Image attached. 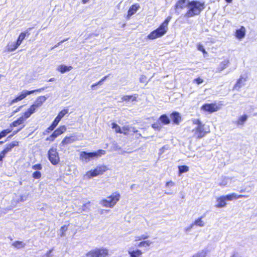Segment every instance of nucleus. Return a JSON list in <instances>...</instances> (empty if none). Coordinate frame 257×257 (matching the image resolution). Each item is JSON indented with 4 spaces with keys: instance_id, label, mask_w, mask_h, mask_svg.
<instances>
[{
    "instance_id": "4d7b16f0",
    "label": "nucleus",
    "mask_w": 257,
    "mask_h": 257,
    "mask_svg": "<svg viewBox=\"0 0 257 257\" xmlns=\"http://www.w3.org/2000/svg\"><path fill=\"white\" fill-rule=\"evenodd\" d=\"M98 85V84H97V82H96V83H95L93 84L92 85H91V88H92V89H93V88H94V87L95 86H97V85Z\"/></svg>"
},
{
    "instance_id": "39448f33",
    "label": "nucleus",
    "mask_w": 257,
    "mask_h": 257,
    "mask_svg": "<svg viewBox=\"0 0 257 257\" xmlns=\"http://www.w3.org/2000/svg\"><path fill=\"white\" fill-rule=\"evenodd\" d=\"M46 100V97L45 96H40L38 97L37 98L36 102L31 105L22 115L26 120L42 105Z\"/></svg>"
},
{
    "instance_id": "393cba45",
    "label": "nucleus",
    "mask_w": 257,
    "mask_h": 257,
    "mask_svg": "<svg viewBox=\"0 0 257 257\" xmlns=\"http://www.w3.org/2000/svg\"><path fill=\"white\" fill-rule=\"evenodd\" d=\"M229 64V60L228 59H226L221 61L219 64V66L217 68L218 72H221L224 69L227 68Z\"/></svg>"
},
{
    "instance_id": "6ab92c4d",
    "label": "nucleus",
    "mask_w": 257,
    "mask_h": 257,
    "mask_svg": "<svg viewBox=\"0 0 257 257\" xmlns=\"http://www.w3.org/2000/svg\"><path fill=\"white\" fill-rule=\"evenodd\" d=\"M187 5L186 0H178L175 5V9L176 10L184 9L187 7Z\"/></svg>"
},
{
    "instance_id": "79ce46f5",
    "label": "nucleus",
    "mask_w": 257,
    "mask_h": 257,
    "mask_svg": "<svg viewBox=\"0 0 257 257\" xmlns=\"http://www.w3.org/2000/svg\"><path fill=\"white\" fill-rule=\"evenodd\" d=\"M69 225H64L62 226H61L60 228V236H64L65 235V232L68 229V226Z\"/></svg>"
},
{
    "instance_id": "a878e982",
    "label": "nucleus",
    "mask_w": 257,
    "mask_h": 257,
    "mask_svg": "<svg viewBox=\"0 0 257 257\" xmlns=\"http://www.w3.org/2000/svg\"><path fill=\"white\" fill-rule=\"evenodd\" d=\"M60 121V120L56 117L51 123V124L46 129V132L48 133L53 131L55 129V128L58 125Z\"/></svg>"
},
{
    "instance_id": "052dcab7",
    "label": "nucleus",
    "mask_w": 257,
    "mask_h": 257,
    "mask_svg": "<svg viewBox=\"0 0 257 257\" xmlns=\"http://www.w3.org/2000/svg\"><path fill=\"white\" fill-rule=\"evenodd\" d=\"M22 107H23V106H22V105H21V106H19V107L17 109V110H15V112H18V111H19Z\"/></svg>"
},
{
    "instance_id": "6e6d98bb",
    "label": "nucleus",
    "mask_w": 257,
    "mask_h": 257,
    "mask_svg": "<svg viewBox=\"0 0 257 257\" xmlns=\"http://www.w3.org/2000/svg\"><path fill=\"white\" fill-rule=\"evenodd\" d=\"M52 134L56 138L59 136L54 131Z\"/></svg>"
},
{
    "instance_id": "603ef678",
    "label": "nucleus",
    "mask_w": 257,
    "mask_h": 257,
    "mask_svg": "<svg viewBox=\"0 0 257 257\" xmlns=\"http://www.w3.org/2000/svg\"><path fill=\"white\" fill-rule=\"evenodd\" d=\"M174 183L173 182H172V181H168L167 182H166V187H168L169 186H174Z\"/></svg>"
},
{
    "instance_id": "2f4dec72",
    "label": "nucleus",
    "mask_w": 257,
    "mask_h": 257,
    "mask_svg": "<svg viewBox=\"0 0 257 257\" xmlns=\"http://www.w3.org/2000/svg\"><path fill=\"white\" fill-rule=\"evenodd\" d=\"M138 95L137 94H135L134 95H124L122 97V99L123 101H129L130 100L132 101H136L137 98L138 97Z\"/></svg>"
},
{
    "instance_id": "864d4df0",
    "label": "nucleus",
    "mask_w": 257,
    "mask_h": 257,
    "mask_svg": "<svg viewBox=\"0 0 257 257\" xmlns=\"http://www.w3.org/2000/svg\"><path fill=\"white\" fill-rule=\"evenodd\" d=\"M32 29L31 28H29L27 30H26L25 32H23V33H26V37H28L30 35V33L29 32V31L31 30Z\"/></svg>"
},
{
    "instance_id": "ea45409f",
    "label": "nucleus",
    "mask_w": 257,
    "mask_h": 257,
    "mask_svg": "<svg viewBox=\"0 0 257 257\" xmlns=\"http://www.w3.org/2000/svg\"><path fill=\"white\" fill-rule=\"evenodd\" d=\"M130 132V128L128 126H124L122 127L121 129V134H123L124 135H127Z\"/></svg>"
},
{
    "instance_id": "e433bc0d",
    "label": "nucleus",
    "mask_w": 257,
    "mask_h": 257,
    "mask_svg": "<svg viewBox=\"0 0 257 257\" xmlns=\"http://www.w3.org/2000/svg\"><path fill=\"white\" fill-rule=\"evenodd\" d=\"M179 174H181L182 173L187 172L189 171V167L185 165H181L178 166Z\"/></svg>"
},
{
    "instance_id": "f704fd0d",
    "label": "nucleus",
    "mask_w": 257,
    "mask_h": 257,
    "mask_svg": "<svg viewBox=\"0 0 257 257\" xmlns=\"http://www.w3.org/2000/svg\"><path fill=\"white\" fill-rule=\"evenodd\" d=\"M111 127L114 129L115 133L116 134H121V129L120 127L116 123L112 122L111 123Z\"/></svg>"
},
{
    "instance_id": "5701e85b",
    "label": "nucleus",
    "mask_w": 257,
    "mask_h": 257,
    "mask_svg": "<svg viewBox=\"0 0 257 257\" xmlns=\"http://www.w3.org/2000/svg\"><path fill=\"white\" fill-rule=\"evenodd\" d=\"M89 155H90V152L82 151L80 153L79 158L82 161L89 162L91 159Z\"/></svg>"
},
{
    "instance_id": "a211bd4d",
    "label": "nucleus",
    "mask_w": 257,
    "mask_h": 257,
    "mask_svg": "<svg viewBox=\"0 0 257 257\" xmlns=\"http://www.w3.org/2000/svg\"><path fill=\"white\" fill-rule=\"evenodd\" d=\"M217 203L215 205L216 208H223L226 206L227 203L224 196L218 197L216 199Z\"/></svg>"
},
{
    "instance_id": "37998d69",
    "label": "nucleus",
    "mask_w": 257,
    "mask_h": 257,
    "mask_svg": "<svg viewBox=\"0 0 257 257\" xmlns=\"http://www.w3.org/2000/svg\"><path fill=\"white\" fill-rule=\"evenodd\" d=\"M152 127L155 130H160L162 128V125L159 122H156L152 124Z\"/></svg>"
},
{
    "instance_id": "412c9836",
    "label": "nucleus",
    "mask_w": 257,
    "mask_h": 257,
    "mask_svg": "<svg viewBox=\"0 0 257 257\" xmlns=\"http://www.w3.org/2000/svg\"><path fill=\"white\" fill-rule=\"evenodd\" d=\"M20 45L16 42H9L6 46V51L12 52L16 50Z\"/></svg>"
},
{
    "instance_id": "e2e57ef3",
    "label": "nucleus",
    "mask_w": 257,
    "mask_h": 257,
    "mask_svg": "<svg viewBox=\"0 0 257 257\" xmlns=\"http://www.w3.org/2000/svg\"><path fill=\"white\" fill-rule=\"evenodd\" d=\"M225 1L228 3H230L232 2V0H225Z\"/></svg>"
},
{
    "instance_id": "69168bd1",
    "label": "nucleus",
    "mask_w": 257,
    "mask_h": 257,
    "mask_svg": "<svg viewBox=\"0 0 257 257\" xmlns=\"http://www.w3.org/2000/svg\"><path fill=\"white\" fill-rule=\"evenodd\" d=\"M51 137L53 138V139H54V140H55V139H56V138L53 136V135L52 134L51 135Z\"/></svg>"
},
{
    "instance_id": "7c9ffc66",
    "label": "nucleus",
    "mask_w": 257,
    "mask_h": 257,
    "mask_svg": "<svg viewBox=\"0 0 257 257\" xmlns=\"http://www.w3.org/2000/svg\"><path fill=\"white\" fill-rule=\"evenodd\" d=\"M152 243L153 242L149 240H143L139 243V244H138V246L145 248H149Z\"/></svg>"
},
{
    "instance_id": "de8ad7c7",
    "label": "nucleus",
    "mask_w": 257,
    "mask_h": 257,
    "mask_svg": "<svg viewBox=\"0 0 257 257\" xmlns=\"http://www.w3.org/2000/svg\"><path fill=\"white\" fill-rule=\"evenodd\" d=\"M6 155L3 151L0 152V165L2 164L3 159L6 157Z\"/></svg>"
},
{
    "instance_id": "338daca9",
    "label": "nucleus",
    "mask_w": 257,
    "mask_h": 257,
    "mask_svg": "<svg viewBox=\"0 0 257 257\" xmlns=\"http://www.w3.org/2000/svg\"><path fill=\"white\" fill-rule=\"evenodd\" d=\"M67 40V39L63 40V41H62L61 42V43H62V42H64V41H66Z\"/></svg>"
},
{
    "instance_id": "423d86ee",
    "label": "nucleus",
    "mask_w": 257,
    "mask_h": 257,
    "mask_svg": "<svg viewBox=\"0 0 257 257\" xmlns=\"http://www.w3.org/2000/svg\"><path fill=\"white\" fill-rule=\"evenodd\" d=\"M108 170V168L106 165H98L94 169L87 172L86 173V176L88 179H90L91 178L103 174L104 173L107 171Z\"/></svg>"
},
{
    "instance_id": "8fccbe9b",
    "label": "nucleus",
    "mask_w": 257,
    "mask_h": 257,
    "mask_svg": "<svg viewBox=\"0 0 257 257\" xmlns=\"http://www.w3.org/2000/svg\"><path fill=\"white\" fill-rule=\"evenodd\" d=\"M53 251V249L49 250L44 255L43 257H52V252Z\"/></svg>"
},
{
    "instance_id": "ddd939ff",
    "label": "nucleus",
    "mask_w": 257,
    "mask_h": 257,
    "mask_svg": "<svg viewBox=\"0 0 257 257\" xmlns=\"http://www.w3.org/2000/svg\"><path fill=\"white\" fill-rule=\"evenodd\" d=\"M26 120L24 118V117L21 115L20 117L18 118L16 120L12 122L10 124V127L12 128L13 130V128L15 127H18L20 125H22V126L23 125L25 126L24 124H23L25 122V121ZM22 127V126H21Z\"/></svg>"
},
{
    "instance_id": "20e7f679",
    "label": "nucleus",
    "mask_w": 257,
    "mask_h": 257,
    "mask_svg": "<svg viewBox=\"0 0 257 257\" xmlns=\"http://www.w3.org/2000/svg\"><path fill=\"white\" fill-rule=\"evenodd\" d=\"M120 194L118 191L111 193L106 198L103 199L100 201V205L106 208H113L119 201Z\"/></svg>"
},
{
    "instance_id": "f03ea898",
    "label": "nucleus",
    "mask_w": 257,
    "mask_h": 257,
    "mask_svg": "<svg viewBox=\"0 0 257 257\" xmlns=\"http://www.w3.org/2000/svg\"><path fill=\"white\" fill-rule=\"evenodd\" d=\"M194 124L197 126L192 130L193 137L197 140L201 139L210 133V129L209 125H206L199 119L192 120Z\"/></svg>"
},
{
    "instance_id": "4468645a",
    "label": "nucleus",
    "mask_w": 257,
    "mask_h": 257,
    "mask_svg": "<svg viewBox=\"0 0 257 257\" xmlns=\"http://www.w3.org/2000/svg\"><path fill=\"white\" fill-rule=\"evenodd\" d=\"M170 117L173 123L178 125L182 120L180 114L177 111H173L170 114Z\"/></svg>"
},
{
    "instance_id": "dca6fc26",
    "label": "nucleus",
    "mask_w": 257,
    "mask_h": 257,
    "mask_svg": "<svg viewBox=\"0 0 257 257\" xmlns=\"http://www.w3.org/2000/svg\"><path fill=\"white\" fill-rule=\"evenodd\" d=\"M140 8V6L139 4H135L132 5L128 9L127 12V18L129 19L132 15L135 14L137 11Z\"/></svg>"
},
{
    "instance_id": "72a5a7b5",
    "label": "nucleus",
    "mask_w": 257,
    "mask_h": 257,
    "mask_svg": "<svg viewBox=\"0 0 257 257\" xmlns=\"http://www.w3.org/2000/svg\"><path fill=\"white\" fill-rule=\"evenodd\" d=\"M12 245L17 248H21L24 247L26 244L22 241L17 240L12 243Z\"/></svg>"
},
{
    "instance_id": "4c0bfd02",
    "label": "nucleus",
    "mask_w": 257,
    "mask_h": 257,
    "mask_svg": "<svg viewBox=\"0 0 257 257\" xmlns=\"http://www.w3.org/2000/svg\"><path fill=\"white\" fill-rule=\"evenodd\" d=\"M68 112V110L67 109H63L61 111H60L58 114V115L56 117L60 120Z\"/></svg>"
},
{
    "instance_id": "bb28decb",
    "label": "nucleus",
    "mask_w": 257,
    "mask_h": 257,
    "mask_svg": "<svg viewBox=\"0 0 257 257\" xmlns=\"http://www.w3.org/2000/svg\"><path fill=\"white\" fill-rule=\"evenodd\" d=\"M128 254L130 255V257H141L143 252L141 250L136 249L135 250H129Z\"/></svg>"
},
{
    "instance_id": "0e129e2a",
    "label": "nucleus",
    "mask_w": 257,
    "mask_h": 257,
    "mask_svg": "<svg viewBox=\"0 0 257 257\" xmlns=\"http://www.w3.org/2000/svg\"><path fill=\"white\" fill-rule=\"evenodd\" d=\"M102 82V81L101 80H100L99 81L97 82V84H98V85L101 84Z\"/></svg>"
},
{
    "instance_id": "cd10ccee",
    "label": "nucleus",
    "mask_w": 257,
    "mask_h": 257,
    "mask_svg": "<svg viewBox=\"0 0 257 257\" xmlns=\"http://www.w3.org/2000/svg\"><path fill=\"white\" fill-rule=\"evenodd\" d=\"M247 115L246 114H243L241 116H240L237 120L235 121V123L237 125H242L244 124V122L247 119Z\"/></svg>"
},
{
    "instance_id": "49530a36",
    "label": "nucleus",
    "mask_w": 257,
    "mask_h": 257,
    "mask_svg": "<svg viewBox=\"0 0 257 257\" xmlns=\"http://www.w3.org/2000/svg\"><path fill=\"white\" fill-rule=\"evenodd\" d=\"M198 50L200 51H201L204 54H207V52L204 49L203 46L201 44H199L197 46Z\"/></svg>"
},
{
    "instance_id": "7ed1b4c3",
    "label": "nucleus",
    "mask_w": 257,
    "mask_h": 257,
    "mask_svg": "<svg viewBox=\"0 0 257 257\" xmlns=\"http://www.w3.org/2000/svg\"><path fill=\"white\" fill-rule=\"evenodd\" d=\"M171 19L169 16L160 25L158 28L152 31L148 36L147 39L154 40L164 36L168 31V24Z\"/></svg>"
},
{
    "instance_id": "c9c22d12",
    "label": "nucleus",
    "mask_w": 257,
    "mask_h": 257,
    "mask_svg": "<svg viewBox=\"0 0 257 257\" xmlns=\"http://www.w3.org/2000/svg\"><path fill=\"white\" fill-rule=\"evenodd\" d=\"M26 38V33H21L18 36L16 42L20 45L23 41Z\"/></svg>"
},
{
    "instance_id": "4be33fe9",
    "label": "nucleus",
    "mask_w": 257,
    "mask_h": 257,
    "mask_svg": "<svg viewBox=\"0 0 257 257\" xmlns=\"http://www.w3.org/2000/svg\"><path fill=\"white\" fill-rule=\"evenodd\" d=\"M245 34V29L243 26H241L239 29L235 31V36L237 38L241 39L243 38Z\"/></svg>"
},
{
    "instance_id": "bf43d9fd",
    "label": "nucleus",
    "mask_w": 257,
    "mask_h": 257,
    "mask_svg": "<svg viewBox=\"0 0 257 257\" xmlns=\"http://www.w3.org/2000/svg\"><path fill=\"white\" fill-rule=\"evenodd\" d=\"M89 0H82V3L83 4H85L89 2Z\"/></svg>"
},
{
    "instance_id": "c756f323",
    "label": "nucleus",
    "mask_w": 257,
    "mask_h": 257,
    "mask_svg": "<svg viewBox=\"0 0 257 257\" xmlns=\"http://www.w3.org/2000/svg\"><path fill=\"white\" fill-rule=\"evenodd\" d=\"M159 120L163 124L165 125L169 124L170 123V119L166 114L161 115L159 118Z\"/></svg>"
},
{
    "instance_id": "13d9d810",
    "label": "nucleus",
    "mask_w": 257,
    "mask_h": 257,
    "mask_svg": "<svg viewBox=\"0 0 257 257\" xmlns=\"http://www.w3.org/2000/svg\"><path fill=\"white\" fill-rule=\"evenodd\" d=\"M107 77H108V76L106 75V76H104L103 78H102L100 80L103 82L105 80H106V79L107 78Z\"/></svg>"
},
{
    "instance_id": "c85d7f7f",
    "label": "nucleus",
    "mask_w": 257,
    "mask_h": 257,
    "mask_svg": "<svg viewBox=\"0 0 257 257\" xmlns=\"http://www.w3.org/2000/svg\"><path fill=\"white\" fill-rule=\"evenodd\" d=\"M72 68L73 67L71 66L61 65L57 68V70L61 73H64L67 71H70Z\"/></svg>"
},
{
    "instance_id": "3c124183",
    "label": "nucleus",
    "mask_w": 257,
    "mask_h": 257,
    "mask_svg": "<svg viewBox=\"0 0 257 257\" xmlns=\"http://www.w3.org/2000/svg\"><path fill=\"white\" fill-rule=\"evenodd\" d=\"M46 141L48 142L49 143H52L55 140L53 139V138L51 137V135H50L49 137L46 138Z\"/></svg>"
},
{
    "instance_id": "9b49d317",
    "label": "nucleus",
    "mask_w": 257,
    "mask_h": 257,
    "mask_svg": "<svg viewBox=\"0 0 257 257\" xmlns=\"http://www.w3.org/2000/svg\"><path fill=\"white\" fill-rule=\"evenodd\" d=\"M24 125L22 127H20L16 130L13 131V129L10 128V127L7 129L4 130L0 132V139L3 138L5 137L8 134L12 132V134L10 136V137L14 136L16 135L18 132H19L23 128H24Z\"/></svg>"
},
{
    "instance_id": "5fc2aeb1",
    "label": "nucleus",
    "mask_w": 257,
    "mask_h": 257,
    "mask_svg": "<svg viewBox=\"0 0 257 257\" xmlns=\"http://www.w3.org/2000/svg\"><path fill=\"white\" fill-rule=\"evenodd\" d=\"M52 134L56 138L59 136L54 131Z\"/></svg>"
},
{
    "instance_id": "6e6552de",
    "label": "nucleus",
    "mask_w": 257,
    "mask_h": 257,
    "mask_svg": "<svg viewBox=\"0 0 257 257\" xmlns=\"http://www.w3.org/2000/svg\"><path fill=\"white\" fill-rule=\"evenodd\" d=\"M47 157L50 163L54 165H57L60 162V158L56 148H50L47 153Z\"/></svg>"
},
{
    "instance_id": "a19ab883",
    "label": "nucleus",
    "mask_w": 257,
    "mask_h": 257,
    "mask_svg": "<svg viewBox=\"0 0 257 257\" xmlns=\"http://www.w3.org/2000/svg\"><path fill=\"white\" fill-rule=\"evenodd\" d=\"M41 176H42V174L40 171H35L32 174L33 178L35 179H39L41 178Z\"/></svg>"
},
{
    "instance_id": "0eeeda50",
    "label": "nucleus",
    "mask_w": 257,
    "mask_h": 257,
    "mask_svg": "<svg viewBox=\"0 0 257 257\" xmlns=\"http://www.w3.org/2000/svg\"><path fill=\"white\" fill-rule=\"evenodd\" d=\"M109 255V250L106 248H96L87 252V257H106Z\"/></svg>"
},
{
    "instance_id": "9d476101",
    "label": "nucleus",
    "mask_w": 257,
    "mask_h": 257,
    "mask_svg": "<svg viewBox=\"0 0 257 257\" xmlns=\"http://www.w3.org/2000/svg\"><path fill=\"white\" fill-rule=\"evenodd\" d=\"M45 88V87H42L37 89L32 90L31 91H23L20 94H19L16 97H15L12 100L11 103H13L21 101L22 99H24L25 97H26L27 95L34 93L36 92H40L44 90Z\"/></svg>"
},
{
    "instance_id": "b1692460",
    "label": "nucleus",
    "mask_w": 257,
    "mask_h": 257,
    "mask_svg": "<svg viewBox=\"0 0 257 257\" xmlns=\"http://www.w3.org/2000/svg\"><path fill=\"white\" fill-rule=\"evenodd\" d=\"M203 218V216H201V217L197 218V219H196L194 221V222L190 225L189 227H188V228H187L186 229V230L187 231V230L190 229L193 226V225H194L198 226H200V227L203 226H204V222L202 220V219Z\"/></svg>"
},
{
    "instance_id": "1a4fd4ad",
    "label": "nucleus",
    "mask_w": 257,
    "mask_h": 257,
    "mask_svg": "<svg viewBox=\"0 0 257 257\" xmlns=\"http://www.w3.org/2000/svg\"><path fill=\"white\" fill-rule=\"evenodd\" d=\"M204 112L212 113L217 111L220 109V106L216 102L211 103H204L200 107Z\"/></svg>"
},
{
    "instance_id": "aec40b11",
    "label": "nucleus",
    "mask_w": 257,
    "mask_h": 257,
    "mask_svg": "<svg viewBox=\"0 0 257 257\" xmlns=\"http://www.w3.org/2000/svg\"><path fill=\"white\" fill-rule=\"evenodd\" d=\"M90 155L89 156H91V159L94 158H98L101 157L102 155H104L106 154V151L103 150H98L94 152H90Z\"/></svg>"
},
{
    "instance_id": "f257e3e1",
    "label": "nucleus",
    "mask_w": 257,
    "mask_h": 257,
    "mask_svg": "<svg viewBox=\"0 0 257 257\" xmlns=\"http://www.w3.org/2000/svg\"><path fill=\"white\" fill-rule=\"evenodd\" d=\"M188 10L184 14L185 18H191L199 15L201 12L205 8L204 2L193 0L187 3Z\"/></svg>"
},
{
    "instance_id": "f3484780",
    "label": "nucleus",
    "mask_w": 257,
    "mask_h": 257,
    "mask_svg": "<svg viewBox=\"0 0 257 257\" xmlns=\"http://www.w3.org/2000/svg\"><path fill=\"white\" fill-rule=\"evenodd\" d=\"M226 201H232L239 198H245L246 196L244 195H237L234 193L229 194L224 196Z\"/></svg>"
},
{
    "instance_id": "473e14b6",
    "label": "nucleus",
    "mask_w": 257,
    "mask_h": 257,
    "mask_svg": "<svg viewBox=\"0 0 257 257\" xmlns=\"http://www.w3.org/2000/svg\"><path fill=\"white\" fill-rule=\"evenodd\" d=\"M67 130V127L64 125H60L54 131L59 135L60 136L64 133Z\"/></svg>"
},
{
    "instance_id": "c03bdc74",
    "label": "nucleus",
    "mask_w": 257,
    "mask_h": 257,
    "mask_svg": "<svg viewBox=\"0 0 257 257\" xmlns=\"http://www.w3.org/2000/svg\"><path fill=\"white\" fill-rule=\"evenodd\" d=\"M32 168L34 170H37L38 171V170H41L42 169V166L41 164L39 163L33 165L32 167Z\"/></svg>"
},
{
    "instance_id": "f8f14e48",
    "label": "nucleus",
    "mask_w": 257,
    "mask_h": 257,
    "mask_svg": "<svg viewBox=\"0 0 257 257\" xmlns=\"http://www.w3.org/2000/svg\"><path fill=\"white\" fill-rule=\"evenodd\" d=\"M77 140V138L75 136L71 135L70 136H66L61 141L60 145L65 146L76 141Z\"/></svg>"
},
{
    "instance_id": "680f3d73",
    "label": "nucleus",
    "mask_w": 257,
    "mask_h": 257,
    "mask_svg": "<svg viewBox=\"0 0 257 257\" xmlns=\"http://www.w3.org/2000/svg\"><path fill=\"white\" fill-rule=\"evenodd\" d=\"M54 80H55V79H54V78H50V79L48 80V81L51 82V81H54Z\"/></svg>"
},
{
    "instance_id": "58836bf2",
    "label": "nucleus",
    "mask_w": 257,
    "mask_h": 257,
    "mask_svg": "<svg viewBox=\"0 0 257 257\" xmlns=\"http://www.w3.org/2000/svg\"><path fill=\"white\" fill-rule=\"evenodd\" d=\"M149 237V236L146 233L145 234H142L140 236H136L135 240L137 241H141L142 240H146Z\"/></svg>"
},
{
    "instance_id": "774afa93",
    "label": "nucleus",
    "mask_w": 257,
    "mask_h": 257,
    "mask_svg": "<svg viewBox=\"0 0 257 257\" xmlns=\"http://www.w3.org/2000/svg\"><path fill=\"white\" fill-rule=\"evenodd\" d=\"M192 257H197V255H193Z\"/></svg>"
},
{
    "instance_id": "09e8293b",
    "label": "nucleus",
    "mask_w": 257,
    "mask_h": 257,
    "mask_svg": "<svg viewBox=\"0 0 257 257\" xmlns=\"http://www.w3.org/2000/svg\"><path fill=\"white\" fill-rule=\"evenodd\" d=\"M203 79L200 77H198L194 79L193 82L196 83L197 84L199 85L203 82Z\"/></svg>"
},
{
    "instance_id": "2eb2a0df",
    "label": "nucleus",
    "mask_w": 257,
    "mask_h": 257,
    "mask_svg": "<svg viewBox=\"0 0 257 257\" xmlns=\"http://www.w3.org/2000/svg\"><path fill=\"white\" fill-rule=\"evenodd\" d=\"M19 145V142L18 141H13L11 143L7 144L2 151L7 154L9 152H10L15 147H17Z\"/></svg>"
},
{
    "instance_id": "a18cd8bd",
    "label": "nucleus",
    "mask_w": 257,
    "mask_h": 257,
    "mask_svg": "<svg viewBox=\"0 0 257 257\" xmlns=\"http://www.w3.org/2000/svg\"><path fill=\"white\" fill-rule=\"evenodd\" d=\"M242 80H243L244 81H246V78H243V77H240L237 81L235 86H237L238 87H241V83L242 81Z\"/></svg>"
}]
</instances>
